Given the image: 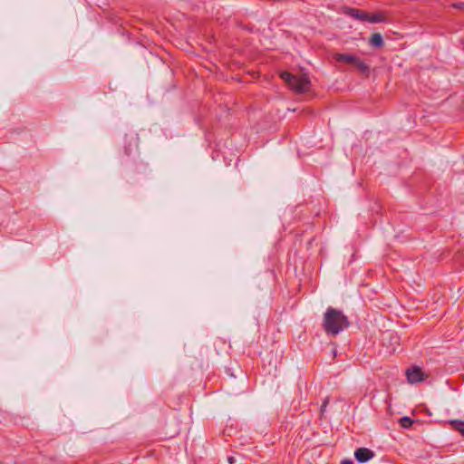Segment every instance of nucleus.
Returning <instances> with one entry per match:
<instances>
[{"label": "nucleus", "mask_w": 464, "mask_h": 464, "mask_svg": "<svg viewBox=\"0 0 464 464\" xmlns=\"http://www.w3.org/2000/svg\"><path fill=\"white\" fill-rule=\"evenodd\" d=\"M341 464H354V463L353 462V460H351L349 459H345L341 461Z\"/></svg>", "instance_id": "obj_15"}, {"label": "nucleus", "mask_w": 464, "mask_h": 464, "mask_svg": "<svg viewBox=\"0 0 464 464\" xmlns=\"http://www.w3.org/2000/svg\"><path fill=\"white\" fill-rule=\"evenodd\" d=\"M374 457V452L368 448H358L354 451V458L360 463L369 461Z\"/></svg>", "instance_id": "obj_5"}, {"label": "nucleus", "mask_w": 464, "mask_h": 464, "mask_svg": "<svg viewBox=\"0 0 464 464\" xmlns=\"http://www.w3.org/2000/svg\"><path fill=\"white\" fill-rule=\"evenodd\" d=\"M124 163H125V164H129V160H126Z\"/></svg>", "instance_id": "obj_18"}, {"label": "nucleus", "mask_w": 464, "mask_h": 464, "mask_svg": "<svg viewBox=\"0 0 464 464\" xmlns=\"http://www.w3.org/2000/svg\"><path fill=\"white\" fill-rule=\"evenodd\" d=\"M450 427L464 436V420H451L449 421Z\"/></svg>", "instance_id": "obj_11"}, {"label": "nucleus", "mask_w": 464, "mask_h": 464, "mask_svg": "<svg viewBox=\"0 0 464 464\" xmlns=\"http://www.w3.org/2000/svg\"><path fill=\"white\" fill-rule=\"evenodd\" d=\"M134 171H139V168H138V166H135V168H134Z\"/></svg>", "instance_id": "obj_17"}, {"label": "nucleus", "mask_w": 464, "mask_h": 464, "mask_svg": "<svg viewBox=\"0 0 464 464\" xmlns=\"http://www.w3.org/2000/svg\"><path fill=\"white\" fill-rule=\"evenodd\" d=\"M234 461H235V459H234V458H233V457H229V458H228V462H229L230 464H233V463H234Z\"/></svg>", "instance_id": "obj_16"}, {"label": "nucleus", "mask_w": 464, "mask_h": 464, "mask_svg": "<svg viewBox=\"0 0 464 464\" xmlns=\"http://www.w3.org/2000/svg\"><path fill=\"white\" fill-rule=\"evenodd\" d=\"M345 14L361 22H366L367 20V12L361 9L347 7Z\"/></svg>", "instance_id": "obj_6"}, {"label": "nucleus", "mask_w": 464, "mask_h": 464, "mask_svg": "<svg viewBox=\"0 0 464 464\" xmlns=\"http://www.w3.org/2000/svg\"><path fill=\"white\" fill-rule=\"evenodd\" d=\"M329 403V398H325V400L324 401V402L322 403L321 405V409H320V411H321V415L323 416L325 412V410H326V407Z\"/></svg>", "instance_id": "obj_13"}, {"label": "nucleus", "mask_w": 464, "mask_h": 464, "mask_svg": "<svg viewBox=\"0 0 464 464\" xmlns=\"http://www.w3.org/2000/svg\"><path fill=\"white\" fill-rule=\"evenodd\" d=\"M280 78L297 93L307 92L311 84L310 79L305 73L297 76L285 71L280 73Z\"/></svg>", "instance_id": "obj_2"}, {"label": "nucleus", "mask_w": 464, "mask_h": 464, "mask_svg": "<svg viewBox=\"0 0 464 464\" xmlns=\"http://www.w3.org/2000/svg\"><path fill=\"white\" fill-rule=\"evenodd\" d=\"M334 58L336 62L353 64L357 56L350 53H334Z\"/></svg>", "instance_id": "obj_8"}, {"label": "nucleus", "mask_w": 464, "mask_h": 464, "mask_svg": "<svg viewBox=\"0 0 464 464\" xmlns=\"http://www.w3.org/2000/svg\"><path fill=\"white\" fill-rule=\"evenodd\" d=\"M123 153L126 158H131L135 163V155L138 153V138L134 135H125Z\"/></svg>", "instance_id": "obj_3"}, {"label": "nucleus", "mask_w": 464, "mask_h": 464, "mask_svg": "<svg viewBox=\"0 0 464 464\" xmlns=\"http://www.w3.org/2000/svg\"><path fill=\"white\" fill-rule=\"evenodd\" d=\"M407 381L410 383H416L425 380V375L419 366H413L406 370Z\"/></svg>", "instance_id": "obj_4"}, {"label": "nucleus", "mask_w": 464, "mask_h": 464, "mask_svg": "<svg viewBox=\"0 0 464 464\" xmlns=\"http://www.w3.org/2000/svg\"><path fill=\"white\" fill-rule=\"evenodd\" d=\"M353 65L356 67L362 74L368 75L370 72V67L359 57L356 58V61Z\"/></svg>", "instance_id": "obj_10"}, {"label": "nucleus", "mask_w": 464, "mask_h": 464, "mask_svg": "<svg viewBox=\"0 0 464 464\" xmlns=\"http://www.w3.org/2000/svg\"><path fill=\"white\" fill-rule=\"evenodd\" d=\"M369 44L376 49L382 48L384 46V41L380 33H374L369 38Z\"/></svg>", "instance_id": "obj_7"}, {"label": "nucleus", "mask_w": 464, "mask_h": 464, "mask_svg": "<svg viewBox=\"0 0 464 464\" xmlns=\"http://www.w3.org/2000/svg\"><path fill=\"white\" fill-rule=\"evenodd\" d=\"M366 18H367L366 22L371 23V24L382 23V22H385V20H386V16L382 13H380V12L373 13V14L367 13Z\"/></svg>", "instance_id": "obj_9"}, {"label": "nucleus", "mask_w": 464, "mask_h": 464, "mask_svg": "<svg viewBox=\"0 0 464 464\" xmlns=\"http://www.w3.org/2000/svg\"><path fill=\"white\" fill-rule=\"evenodd\" d=\"M401 426L404 429H409L411 427V425L415 422L414 420L411 419L410 417L408 416H404L402 418L400 419L399 420Z\"/></svg>", "instance_id": "obj_12"}, {"label": "nucleus", "mask_w": 464, "mask_h": 464, "mask_svg": "<svg viewBox=\"0 0 464 464\" xmlns=\"http://www.w3.org/2000/svg\"><path fill=\"white\" fill-rule=\"evenodd\" d=\"M451 6L454 9H463L464 8V3L463 2L452 3Z\"/></svg>", "instance_id": "obj_14"}, {"label": "nucleus", "mask_w": 464, "mask_h": 464, "mask_svg": "<svg viewBox=\"0 0 464 464\" xmlns=\"http://www.w3.org/2000/svg\"><path fill=\"white\" fill-rule=\"evenodd\" d=\"M350 325L342 311L328 307L324 315L323 328L327 334L335 336Z\"/></svg>", "instance_id": "obj_1"}]
</instances>
